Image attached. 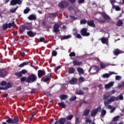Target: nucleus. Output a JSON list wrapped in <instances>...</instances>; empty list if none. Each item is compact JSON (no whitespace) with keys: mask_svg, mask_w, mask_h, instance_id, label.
Segmentation results:
<instances>
[{"mask_svg":"<svg viewBox=\"0 0 124 124\" xmlns=\"http://www.w3.org/2000/svg\"><path fill=\"white\" fill-rule=\"evenodd\" d=\"M29 63H30V62L29 61L24 62L18 65V67H20V68H22V67H24L25 65H28V64H29Z\"/></svg>","mask_w":124,"mask_h":124,"instance_id":"nucleus-25","label":"nucleus"},{"mask_svg":"<svg viewBox=\"0 0 124 124\" xmlns=\"http://www.w3.org/2000/svg\"><path fill=\"white\" fill-rule=\"evenodd\" d=\"M87 24L89 27H92V28L95 27V24H94V21L93 20H88Z\"/></svg>","mask_w":124,"mask_h":124,"instance_id":"nucleus-18","label":"nucleus"},{"mask_svg":"<svg viewBox=\"0 0 124 124\" xmlns=\"http://www.w3.org/2000/svg\"><path fill=\"white\" fill-rule=\"evenodd\" d=\"M117 100V97L112 96L109 99V103H111V102H114Z\"/></svg>","mask_w":124,"mask_h":124,"instance_id":"nucleus-30","label":"nucleus"},{"mask_svg":"<svg viewBox=\"0 0 124 124\" xmlns=\"http://www.w3.org/2000/svg\"><path fill=\"white\" fill-rule=\"evenodd\" d=\"M6 84L7 82L5 81H2V82H1V83H0V86H2V87H3L4 86H6Z\"/></svg>","mask_w":124,"mask_h":124,"instance_id":"nucleus-54","label":"nucleus"},{"mask_svg":"<svg viewBox=\"0 0 124 124\" xmlns=\"http://www.w3.org/2000/svg\"><path fill=\"white\" fill-rule=\"evenodd\" d=\"M73 31H75L73 33V34L75 37H77V38H78V39H82V38H83L82 36H81V34H78V31H77V29H74Z\"/></svg>","mask_w":124,"mask_h":124,"instance_id":"nucleus-11","label":"nucleus"},{"mask_svg":"<svg viewBox=\"0 0 124 124\" xmlns=\"http://www.w3.org/2000/svg\"><path fill=\"white\" fill-rule=\"evenodd\" d=\"M124 23L123 22V21L122 20L119 19L118 20L117 23H116V26L117 27H121V26H123Z\"/></svg>","mask_w":124,"mask_h":124,"instance_id":"nucleus-32","label":"nucleus"},{"mask_svg":"<svg viewBox=\"0 0 124 124\" xmlns=\"http://www.w3.org/2000/svg\"><path fill=\"white\" fill-rule=\"evenodd\" d=\"M71 37V35H64L61 36V40H64L65 39H68V38H70Z\"/></svg>","mask_w":124,"mask_h":124,"instance_id":"nucleus-29","label":"nucleus"},{"mask_svg":"<svg viewBox=\"0 0 124 124\" xmlns=\"http://www.w3.org/2000/svg\"><path fill=\"white\" fill-rule=\"evenodd\" d=\"M68 2L65 0H63L59 3L58 6L60 8L62 9L67 7V6H68Z\"/></svg>","mask_w":124,"mask_h":124,"instance_id":"nucleus-6","label":"nucleus"},{"mask_svg":"<svg viewBox=\"0 0 124 124\" xmlns=\"http://www.w3.org/2000/svg\"><path fill=\"white\" fill-rule=\"evenodd\" d=\"M28 20H30V21L35 20H36V16L34 14L30 15L28 17Z\"/></svg>","mask_w":124,"mask_h":124,"instance_id":"nucleus-21","label":"nucleus"},{"mask_svg":"<svg viewBox=\"0 0 124 124\" xmlns=\"http://www.w3.org/2000/svg\"><path fill=\"white\" fill-rule=\"evenodd\" d=\"M109 109H110V113H113L114 111L116 110V108L113 107V106L109 105Z\"/></svg>","mask_w":124,"mask_h":124,"instance_id":"nucleus-38","label":"nucleus"},{"mask_svg":"<svg viewBox=\"0 0 124 124\" xmlns=\"http://www.w3.org/2000/svg\"><path fill=\"white\" fill-rule=\"evenodd\" d=\"M68 10L70 11L71 12L73 10H74V7L73 6H70L69 7Z\"/></svg>","mask_w":124,"mask_h":124,"instance_id":"nucleus-63","label":"nucleus"},{"mask_svg":"<svg viewBox=\"0 0 124 124\" xmlns=\"http://www.w3.org/2000/svg\"><path fill=\"white\" fill-rule=\"evenodd\" d=\"M123 87H124V81L121 82V84H119L118 86V88L121 89Z\"/></svg>","mask_w":124,"mask_h":124,"instance_id":"nucleus-55","label":"nucleus"},{"mask_svg":"<svg viewBox=\"0 0 124 124\" xmlns=\"http://www.w3.org/2000/svg\"><path fill=\"white\" fill-rule=\"evenodd\" d=\"M119 119H120V116L118 115V116L114 117L113 118V122H117V121H118V120H119Z\"/></svg>","mask_w":124,"mask_h":124,"instance_id":"nucleus-53","label":"nucleus"},{"mask_svg":"<svg viewBox=\"0 0 124 124\" xmlns=\"http://www.w3.org/2000/svg\"><path fill=\"white\" fill-rule=\"evenodd\" d=\"M90 112H91V109L89 108H86L85 110H84L83 117H85V118L83 117V119H86L89 114H90Z\"/></svg>","mask_w":124,"mask_h":124,"instance_id":"nucleus-16","label":"nucleus"},{"mask_svg":"<svg viewBox=\"0 0 124 124\" xmlns=\"http://www.w3.org/2000/svg\"><path fill=\"white\" fill-rule=\"evenodd\" d=\"M77 98V97H76V96H72L71 97V98L69 99V101H75Z\"/></svg>","mask_w":124,"mask_h":124,"instance_id":"nucleus-45","label":"nucleus"},{"mask_svg":"<svg viewBox=\"0 0 124 124\" xmlns=\"http://www.w3.org/2000/svg\"><path fill=\"white\" fill-rule=\"evenodd\" d=\"M27 77H23L21 78L20 81L25 82V81H26V82H27Z\"/></svg>","mask_w":124,"mask_h":124,"instance_id":"nucleus-50","label":"nucleus"},{"mask_svg":"<svg viewBox=\"0 0 124 124\" xmlns=\"http://www.w3.org/2000/svg\"><path fill=\"white\" fill-rule=\"evenodd\" d=\"M8 74L7 70L6 69H0V78H5Z\"/></svg>","mask_w":124,"mask_h":124,"instance_id":"nucleus-3","label":"nucleus"},{"mask_svg":"<svg viewBox=\"0 0 124 124\" xmlns=\"http://www.w3.org/2000/svg\"><path fill=\"white\" fill-rule=\"evenodd\" d=\"M91 70H92V71H95L94 74L96 73L97 71L99 70V67L98 66H92L90 67L89 70V72L91 73Z\"/></svg>","mask_w":124,"mask_h":124,"instance_id":"nucleus-9","label":"nucleus"},{"mask_svg":"<svg viewBox=\"0 0 124 124\" xmlns=\"http://www.w3.org/2000/svg\"><path fill=\"white\" fill-rule=\"evenodd\" d=\"M78 80L79 82L80 83H82V82H84V81H85L84 78L80 77L79 78H78Z\"/></svg>","mask_w":124,"mask_h":124,"instance_id":"nucleus-56","label":"nucleus"},{"mask_svg":"<svg viewBox=\"0 0 124 124\" xmlns=\"http://www.w3.org/2000/svg\"><path fill=\"white\" fill-rule=\"evenodd\" d=\"M101 109V107H98L96 108L93 109L91 111V115L92 117H94L97 113H98L99 111H100Z\"/></svg>","mask_w":124,"mask_h":124,"instance_id":"nucleus-8","label":"nucleus"},{"mask_svg":"<svg viewBox=\"0 0 124 124\" xmlns=\"http://www.w3.org/2000/svg\"><path fill=\"white\" fill-rule=\"evenodd\" d=\"M15 75L18 78H21V77L23 76V75H22L21 71L15 73Z\"/></svg>","mask_w":124,"mask_h":124,"instance_id":"nucleus-33","label":"nucleus"},{"mask_svg":"<svg viewBox=\"0 0 124 124\" xmlns=\"http://www.w3.org/2000/svg\"><path fill=\"white\" fill-rule=\"evenodd\" d=\"M113 74H115V75H118V73H115V72H109V76H111V75H113Z\"/></svg>","mask_w":124,"mask_h":124,"instance_id":"nucleus-61","label":"nucleus"},{"mask_svg":"<svg viewBox=\"0 0 124 124\" xmlns=\"http://www.w3.org/2000/svg\"><path fill=\"white\" fill-rule=\"evenodd\" d=\"M76 56V54L74 52H72L69 54V57H75Z\"/></svg>","mask_w":124,"mask_h":124,"instance_id":"nucleus-58","label":"nucleus"},{"mask_svg":"<svg viewBox=\"0 0 124 124\" xmlns=\"http://www.w3.org/2000/svg\"><path fill=\"white\" fill-rule=\"evenodd\" d=\"M8 29H11L13 27H15V22L14 21H13L12 23H9L8 24Z\"/></svg>","mask_w":124,"mask_h":124,"instance_id":"nucleus-34","label":"nucleus"},{"mask_svg":"<svg viewBox=\"0 0 124 124\" xmlns=\"http://www.w3.org/2000/svg\"><path fill=\"white\" fill-rule=\"evenodd\" d=\"M52 78V74L49 73L47 74L46 76L42 78V80L45 83H47L48 81H51V78Z\"/></svg>","mask_w":124,"mask_h":124,"instance_id":"nucleus-5","label":"nucleus"},{"mask_svg":"<svg viewBox=\"0 0 124 124\" xmlns=\"http://www.w3.org/2000/svg\"><path fill=\"white\" fill-rule=\"evenodd\" d=\"M77 71L78 72L79 74H84V70L82 68L78 67L77 68Z\"/></svg>","mask_w":124,"mask_h":124,"instance_id":"nucleus-37","label":"nucleus"},{"mask_svg":"<svg viewBox=\"0 0 124 124\" xmlns=\"http://www.w3.org/2000/svg\"><path fill=\"white\" fill-rule=\"evenodd\" d=\"M80 123V120H79V118L77 117L76 118V123L75 124H78Z\"/></svg>","mask_w":124,"mask_h":124,"instance_id":"nucleus-64","label":"nucleus"},{"mask_svg":"<svg viewBox=\"0 0 124 124\" xmlns=\"http://www.w3.org/2000/svg\"><path fill=\"white\" fill-rule=\"evenodd\" d=\"M123 53H124V51L120 50L119 48H116L113 51V54L115 56H119L120 54H123Z\"/></svg>","mask_w":124,"mask_h":124,"instance_id":"nucleus-15","label":"nucleus"},{"mask_svg":"<svg viewBox=\"0 0 124 124\" xmlns=\"http://www.w3.org/2000/svg\"><path fill=\"white\" fill-rule=\"evenodd\" d=\"M103 99H104V103L105 106L109 108V95L104 94Z\"/></svg>","mask_w":124,"mask_h":124,"instance_id":"nucleus-4","label":"nucleus"},{"mask_svg":"<svg viewBox=\"0 0 124 124\" xmlns=\"http://www.w3.org/2000/svg\"><path fill=\"white\" fill-rule=\"evenodd\" d=\"M103 78H108L109 77V74H105L102 75Z\"/></svg>","mask_w":124,"mask_h":124,"instance_id":"nucleus-59","label":"nucleus"},{"mask_svg":"<svg viewBox=\"0 0 124 124\" xmlns=\"http://www.w3.org/2000/svg\"><path fill=\"white\" fill-rule=\"evenodd\" d=\"M6 123H7V124H13V119L12 118H8L6 121Z\"/></svg>","mask_w":124,"mask_h":124,"instance_id":"nucleus-44","label":"nucleus"},{"mask_svg":"<svg viewBox=\"0 0 124 124\" xmlns=\"http://www.w3.org/2000/svg\"><path fill=\"white\" fill-rule=\"evenodd\" d=\"M26 29L27 31H31L33 30L32 27L31 26H26Z\"/></svg>","mask_w":124,"mask_h":124,"instance_id":"nucleus-52","label":"nucleus"},{"mask_svg":"<svg viewBox=\"0 0 124 124\" xmlns=\"http://www.w3.org/2000/svg\"><path fill=\"white\" fill-rule=\"evenodd\" d=\"M58 105L59 106V107H62V108H64V109L66 108L65 104H64L63 102H59L58 103Z\"/></svg>","mask_w":124,"mask_h":124,"instance_id":"nucleus-31","label":"nucleus"},{"mask_svg":"<svg viewBox=\"0 0 124 124\" xmlns=\"http://www.w3.org/2000/svg\"><path fill=\"white\" fill-rule=\"evenodd\" d=\"M82 36H89L90 32H88V28H82L80 31Z\"/></svg>","mask_w":124,"mask_h":124,"instance_id":"nucleus-7","label":"nucleus"},{"mask_svg":"<svg viewBox=\"0 0 124 124\" xmlns=\"http://www.w3.org/2000/svg\"><path fill=\"white\" fill-rule=\"evenodd\" d=\"M60 68H61V66H57L54 70V72H55V73H57V72H58V70L60 69Z\"/></svg>","mask_w":124,"mask_h":124,"instance_id":"nucleus-60","label":"nucleus"},{"mask_svg":"<svg viewBox=\"0 0 124 124\" xmlns=\"http://www.w3.org/2000/svg\"><path fill=\"white\" fill-rule=\"evenodd\" d=\"M112 8H115L116 11H120L121 10V8L119 7V6L113 5V6H112Z\"/></svg>","mask_w":124,"mask_h":124,"instance_id":"nucleus-43","label":"nucleus"},{"mask_svg":"<svg viewBox=\"0 0 124 124\" xmlns=\"http://www.w3.org/2000/svg\"><path fill=\"white\" fill-rule=\"evenodd\" d=\"M76 94H78V95H84V91L83 90H82L81 89L79 90V92H76Z\"/></svg>","mask_w":124,"mask_h":124,"instance_id":"nucleus-36","label":"nucleus"},{"mask_svg":"<svg viewBox=\"0 0 124 124\" xmlns=\"http://www.w3.org/2000/svg\"><path fill=\"white\" fill-rule=\"evenodd\" d=\"M101 41L103 44H106L108 45V39L107 38L102 37L101 39Z\"/></svg>","mask_w":124,"mask_h":124,"instance_id":"nucleus-22","label":"nucleus"},{"mask_svg":"<svg viewBox=\"0 0 124 124\" xmlns=\"http://www.w3.org/2000/svg\"><path fill=\"white\" fill-rule=\"evenodd\" d=\"M57 55H58V52H57V51H56V50L52 51V57H56V56H57Z\"/></svg>","mask_w":124,"mask_h":124,"instance_id":"nucleus-51","label":"nucleus"},{"mask_svg":"<svg viewBox=\"0 0 124 124\" xmlns=\"http://www.w3.org/2000/svg\"><path fill=\"white\" fill-rule=\"evenodd\" d=\"M114 83H115V82H110L109 83V88H111V87H113V86H114Z\"/></svg>","mask_w":124,"mask_h":124,"instance_id":"nucleus-62","label":"nucleus"},{"mask_svg":"<svg viewBox=\"0 0 124 124\" xmlns=\"http://www.w3.org/2000/svg\"><path fill=\"white\" fill-rule=\"evenodd\" d=\"M19 124V118L17 117H15L13 119V124Z\"/></svg>","mask_w":124,"mask_h":124,"instance_id":"nucleus-27","label":"nucleus"},{"mask_svg":"<svg viewBox=\"0 0 124 124\" xmlns=\"http://www.w3.org/2000/svg\"><path fill=\"white\" fill-rule=\"evenodd\" d=\"M26 30V25H21L19 28V31H21V32H24Z\"/></svg>","mask_w":124,"mask_h":124,"instance_id":"nucleus-28","label":"nucleus"},{"mask_svg":"<svg viewBox=\"0 0 124 124\" xmlns=\"http://www.w3.org/2000/svg\"><path fill=\"white\" fill-rule=\"evenodd\" d=\"M68 73L69 74H73L74 73H75V69L73 68V67H69L68 69Z\"/></svg>","mask_w":124,"mask_h":124,"instance_id":"nucleus-26","label":"nucleus"},{"mask_svg":"<svg viewBox=\"0 0 124 124\" xmlns=\"http://www.w3.org/2000/svg\"><path fill=\"white\" fill-rule=\"evenodd\" d=\"M17 9H18V7H16L14 9H11L10 10V11L11 13H15V12H16V10H17Z\"/></svg>","mask_w":124,"mask_h":124,"instance_id":"nucleus-46","label":"nucleus"},{"mask_svg":"<svg viewBox=\"0 0 124 124\" xmlns=\"http://www.w3.org/2000/svg\"><path fill=\"white\" fill-rule=\"evenodd\" d=\"M122 79V77L120 76H115V80L116 81H120V80Z\"/></svg>","mask_w":124,"mask_h":124,"instance_id":"nucleus-49","label":"nucleus"},{"mask_svg":"<svg viewBox=\"0 0 124 124\" xmlns=\"http://www.w3.org/2000/svg\"><path fill=\"white\" fill-rule=\"evenodd\" d=\"M60 26L58 24H55L53 27V31L54 32H59L60 31Z\"/></svg>","mask_w":124,"mask_h":124,"instance_id":"nucleus-17","label":"nucleus"},{"mask_svg":"<svg viewBox=\"0 0 124 124\" xmlns=\"http://www.w3.org/2000/svg\"><path fill=\"white\" fill-rule=\"evenodd\" d=\"M58 16V13H54L52 14H48V18L49 21H54L55 18Z\"/></svg>","mask_w":124,"mask_h":124,"instance_id":"nucleus-10","label":"nucleus"},{"mask_svg":"<svg viewBox=\"0 0 124 124\" xmlns=\"http://www.w3.org/2000/svg\"><path fill=\"white\" fill-rule=\"evenodd\" d=\"M69 84L71 85H75L77 83V78H73L69 81Z\"/></svg>","mask_w":124,"mask_h":124,"instance_id":"nucleus-20","label":"nucleus"},{"mask_svg":"<svg viewBox=\"0 0 124 124\" xmlns=\"http://www.w3.org/2000/svg\"><path fill=\"white\" fill-rule=\"evenodd\" d=\"M73 63L74 65L79 66V65H81V64L83 63V62L82 61H78L77 60H75L73 62Z\"/></svg>","mask_w":124,"mask_h":124,"instance_id":"nucleus-23","label":"nucleus"},{"mask_svg":"<svg viewBox=\"0 0 124 124\" xmlns=\"http://www.w3.org/2000/svg\"><path fill=\"white\" fill-rule=\"evenodd\" d=\"M30 10L31 9H30L29 7H26V8L24 10V14H28V13L30 12Z\"/></svg>","mask_w":124,"mask_h":124,"instance_id":"nucleus-40","label":"nucleus"},{"mask_svg":"<svg viewBox=\"0 0 124 124\" xmlns=\"http://www.w3.org/2000/svg\"><path fill=\"white\" fill-rule=\"evenodd\" d=\"M108 19H109V16L106 15V14L104 13L102 15V16L98 19H97V20L100 23H104L106 20H108Z\"/></svg>","mask_w":124,"mask_h":124,"instance_id":"nucleus-2","label":"nucleus"},{"mask_svg":"<svg viewBox=\"0 0 124 124\" xmlns=\"http://www.w3.org/2000/svg\"><path fill=\"white\" fill-rule=\"evenodd\" d=\"M21 75H23L26 74V73H28V70L26 69H23L20 71Z\"/></svg>","mask_w":124,"mask_h":124,"instance_id":"nucleus-48","label":"nucleus"},{"mask_svg":"<svg viewBox=\"0 0 124 124\" xmlns=\"http://www.w3.org/2000/svg\"><path fill=\"white\" fill-rule=\"evenodd\" d=\"M11 5H16V4H22V0H11L10 1Z\"/></svg>","mask_w":124,"mask_h":124,"instance_id":"nucleus-13","label":"nucleus"},{"mask_svg":"<svg viewBox=\"0 0 124 124\" xmlns=\"http://www.w3.org/2000/svg\"><path fill=\"white\" fill-rule=\"evenodd\" d=\"M73 118V115L71 114L70 115H68L66 117V120L68 121H71L72 120V118Z\"/></svg>","mask_w":124,"mask_h":124,"instance_id":"nucleus-42","label":"nucleus"},{"mask_svg":"<svg viewBox=\"0 0 124 124\" xmlns=\"http://www.w3.org/2000/svg\"><path fill=\"white\" fill-rule=\"evenodd\" d=\"M87 20L85 18H83L80 20L81 25H85V24H87Z\"/></svg>","mask_w":124,"mask_h":124,"instance_id":"nucleus-41","label":"nucleus"},{"mask_svg":"<svg viewBox=\"0 0 124 124\" xmlns=\"http://www.w3.org/2000/svg\"><path fill=\"white\" fill-rule=\"evenodd\" d=\"M36 35V33L34 32L31 31H27V35H28V36H29L30 37H34Z\"/></svg>","mask_w":124,"mask_h":124,"instance_id":"nucleus-19","label":"nucleus"},{"mask_svg":"<svg viewBox=\"0 0 124 124\" xmlns=\"http://www.w3.org/2000/svg\"><path fill=\"white\" fill-rule=\"evenodd\" d=\"M106 114V110L105 109H103L101 111V117H104Z\"/></svg>","mask_w":124,"mask_h":124,"instance_id":"nucleus-47","label":"nucleus"},{"mask_svg":"<svg viewBox=\"0 0 124 124\" xmlns=\"http://www.w3.org/2000/svg\"><path fill=\"white\" fill-rule=\"evenodd\" d=\"M85 122L86 123H87V124H88V123H89V124H91L93 121H92V120L89 119V118H86Z\"/></svg>","mask_w":124,"mask_h":124,"instance_id":"nucleus-57","label":"nucleus"},{"mask_svg":"<svg viewBox=\"0 0 124 124\" xmlns=\"http://www.w3.org/2000/svg\"><path fill=\"white\" fill-rule=\"evenodd\" d=\"M3 31H6V30H7V29H8V24L7 23H5L3 24Z\"/></svg>","mask_w":124,"mask_h":124,"instance_id":"nucleus-39","label":"nucleus"},{"mask_svg":"<svg viewBox=\"0 0 124 124\" xmlns=\"http://www.w3.org/2000/svg\"><path fill=\"white\" fill-rule=\"evenodd\" d=\"M12 87V84L11 82H8V83L6 84L5 87H0V90H3V91H5L7 90L8 89H10V88Z\"/></svg>","mask_w":124,"mask_h":124,"instance_id":"nucleus-12","label":"nucleus"},{"mask_svg":"<svg viewBox=\"0 0 124 124\" xmlns=\"http://www.w3.org/2000/svg\"><path fill=\"white\" fill-rule=\"evenodd\" d=\"M37 81V76L35 74H31L29 75L26 79V83L31 84V83H34Z\"/></svg>","mask_w":124,"mask_h":124,"instance_id":"nucleus-1","label":"nucleus"},{"mask_svg":"<svg viewBox=\"0 0 124 124\" xmlns=\"http://www.w3.org/2000/svg\"><path fill=\"white\" fill-rule=\"evenodd\" d=\"M38 78H40L42 76H45L46 75V73H45V71L42 70H39L38 71Z\"/></svg>","mask_w":124,"mask_h":124,"instance_id":"nucleus-14","label":"nucleus"},{"mask_svg":"<svg viewBox=\"0 0 124 124\" xmlns=\"http://www.w3.org/2000/svg\"><path fill=\"white\" fill-rule=\"evenodd\" d=\"M99 65L101 69H104V68H106V66H107V65H106V64L103 62L100 63Z\"/></svg>","mask_w":124,"mask_h":124,"instance_id":"nucleus-35","label":"nucleus"},{"mask_svg":"<svg viewBox=\"0 0 124 124\" xmlns=\"http://www.w3.org/2000/svg\"><path fill=\"white\" fill-rule=\"evenodd\" d=\"M59 98H60L61 100H65V99L68 98V95L64 94H61L59 96Z\"/></svg>","mask_w":124,"mask_h":124,"instance_id":"nucleus-24","label":"nucleus"}]
</instances>
